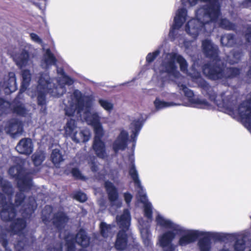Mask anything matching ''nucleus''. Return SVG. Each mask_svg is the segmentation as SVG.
<instances>
[{
	"instance_id": "f257e3e1",
	"label": "nucleus",
	"mask_w": 251,
	"mask_h": 251,
	"mask_svg": "<svg viewBox=\"0 0 251 251\" xmlns=\"http://www.w3.org/2000/svg\"><path fill=\"white\" fill-rule=\"evenodd\" d=\"M8 173L17 181L20 192L16 194L13 203V188L11 183L0 175V216L4 221H10L19 210L23 218H29L37 207L34 198L29 197L26 199L24 194L32 186L31 174L23 170L22 165L19 163L11 167Z\"/></svg>"
},
{
	"instance_id": "f03ea898",
	"label": "nucleus",
	"mask_w": 251,
	"mask_h": 251,
	"mask_svg": "<svg viewBox=\"0 0 251 251\" xmlns=\"http://www.w3.org/2000/svg\"><path fill=\"white\" fill-rule=\"evenodd\" d=\"M195 63L192 66V73L188 72V63L181 55V72L190 76L202 89L203 95L207 96L209 100L220 108H223L225 112L231 116L239 115L244 126L251 132V94L248 96V100L243 101L237 107L236 97L229 91L223 92L217 96L213 88L211 87L201 76V73L195 68Z\"/></svg>"
},
{
	"instance_id": "7ed1b4c3",
	"label": "nucleus",
	"mask_w": 251,
	"mask_h": 251,
	"mask_svg": "<svg viewBox=\"0 0 251 251\" xmlns=\"http://www.w3.org/2000/svg\"><path fill=\"white\" fill-rule=\"evenodd\" d=\"M199 0H181L184 6H194ZM208 1L195 12V18L190 20L185 26L186 32L193 38L198 35L209 33L214 29L218 18L221 15L220 0H201Z\"/></svg>"
},
{
	"instance_id": "20e7f679",
	"label": "nucleus",
	"mask_w": 251,
	"mask_h": 251,
	"mask_svg": "<svg viewBox=\"0 0 251 251\" xmlns=\"http://www.w3.org/2000/svg\"><path fill=\"white\" fill-rule=\"evenodd\" d=\"M57 72L59 76L57 79H52L48 73L41 74L38 85L32 86L27 91L28 95L31 98H36L37 104L42 113H46L47 93L52 97H59L65 93L66 85L70 86L74 83V80L65 74L62 68H57Z\"/></svg>"
},
{
	"instance_id": "39448f33",
	"label": "nucleus",
	"mask_w": 251,
	"mask_h": 251,
	"mask_svg": "<svg viewBox=\"0 0 251 251\" xmlns=\"http://www.w3.org/2000/svg\"><path fill=\"white\" fill-rule=\"evenodd\" d=\"M92 96H84L78 90L63 100L66 115L75 116L84 120L92 126L100 123V118L98 112L91 111L93 105Z\"/></svg>"
},
{
	"instance_id": "423d86ee",
	"label": "nucleus",
	"mask_w": 251,
	"mask_h": 251,
	"mask_svg": "<svg viewBox=\"0 0 251 251\" xmlns=\"http://www.w3.org/2000/svg\"><path fill=\"white\" fill-rule=\"evenodd\" d=\"M129 159L131 162L129 174L134 183L138 193V198L141 202L144 204V215L148 219L146 221L143 218L139 219V228L144 244L150 250L152 249V246L151 240V233L150 230V223L152 221V207L151 204L148 201L146 193L141 185L138 171L133 163V155H130Z\"/></svg>"
},
{
	"instance_id": "0eeeda50",
	"label": "nucleus",
	"mask_w": 251,
	"mask_h": 251,
	"mask_svg": "<svg viewBox=\"0 0 251 251\" xmlns=\"http://www.w3.org/2000/svg\"><path fill=\"white\" fill-rule=\"evenodd\" d=\"M26 221L23 218H17L9 225H0V243L6 250L7 245L12 242L17 251H22L28 245L25 234Z\"/></svg>"
},
{
	"instance_id": "6e6552de",
	"label": "nucleus",
	"mask_w": 251,
	"mask_h": 251,
	"mask_svg": "<svg viewBox=\"0 0 251 251\" xmlns=\"http://www.w3.org/2000/svg\"><path fill=\"white\" fill-rule=\"evenodd\" d=\"M201 230L188 229L180 225L175 232L165 231L159 235L158 244L164 251H174L172 243L176 235L180 236L178 244L185 247L195 242L198 238L201 237Z\"/></svg>"
},
{
	"instance_id": "1a4fd4ad",
	"label": "nucleus",
	"mask_w": 251,
	"mask_h": 251,
	"mask_svg": "<svg viewBox=\"0 0 251 251\" xmlns=\"http://www.w3.org/2000/svg\"><path fill=\"white\" fill-rule=\"evenodd\" d=\"M187 17V10L186 8H181L176 11L169 36L171 41H175L176 44H178L180 47L184 46L186 52L189 53V50H196V47L192 45L194 44L193 41H186L184 39L183 36L180 33L181 31L179 29L185 22Z\"/></svg>"
},
{
	"instance_id": "9d476101",
	"label": "nucleus",
	"mask_w": 251,
	"mask_h": 251,
	"mask_svg": "<svg viewBox=\"0 0 251 251\" xmlns=\"http://www.w3.org/2000/svg\"><path fill=\"white\" fill-rule=\"evenodd\" d=\"M203 74L209 79L219 80L224 84L226 85L227 80L237 76L240 73V70L233 67H226L223 61L220 65L211 66L209 64L202 67Z\"/></svg>"
},
{
	"instance_id": "9b49d317",
	"label": "nucleus",
	"mask_w": 251,
	"mask_h": 251,
	"mask_svg": "<svg viewBox=\"0 0 251 251\" xmlns=\"http://www.w3.org/2000/svg\"><path fill=\"white\" fill-rule=\"evenodd\" d=\"M116 221L119 227L122 229L117 235L115 248L118 251L125 250L127 246V234L126 230L130 225L131 217L128 209H125L120 216L116 217Z\"/></svg>"
},
{
	"instance_id": "f8f14e48",
	"label": "nucleus",
	"mask_w": 251,
	"mask_h": 251,
	"mask_svg": "<svg viewBox=\"0 0 251 251\" xmlns=\"http://www.w3.org/2000/svg\"><path fill=\"white\" fill-rule=\"evenodd\" d=\"M52 207L50 205H46L44 207L42 213V218L43 222L48 225V223L51 221L53 225L59 231L60 236L62 235V228L68 221V218L62 211L52 214Z\"/></svg>"
},
{
	"instance_id": "ddd939ff",
	"label": "nucleus",
	"mask_w": 251,
	"mask_h": 251,
	"mask_svg": "<svg viewBox=\"0 0 251 251\" xmlns=\"http://www.w3.org/2000/svg\"><path fill=\"white\" fill-rule=\"evenodd\" d=\"M178 87L179 88V90L183 92L188 100V103H185L182 104L183 105L201 109H210L211 108V105L209 102L204 99L194 96L193 92L185 85L178 83Z\"/></svg>"
},
{
	"instance_id": "4468645a",
	"label": "nucleus",
	"mask_w": 251,
	"mask_h": 251,
	"mask_svg": "<svg viewBox=\"0 0 251 251\" xmlns=\"http://www.w3.org/2000/svg\"><path fill=\"white\" fill-rule=\"evenodd\" d=\"M201 48L202 52L206 57L209 58L212 62L205 64L211 66L220 65L222 61L219 56V50L218 46L214 44L211 40L205 39L202 41Z\"/></svg>"
},
{
	"instance_id": "2eb2a0df",
	"label": "nucleus",
	"mask_w": 251,
	"mask_h": 251,
	"mask_svg": "<svg viewBox=\"0 0 251 251\" xmlns=\"http://www.w3.org/2000/svg\"><path fill=\"white\" fill-rule=\"evenodd\" d=\"M65 237L66 242L65 245L67 247V251H74L75 246V242L83 247H86L90 243V239L87 233L83 229H80L75 237L73 235L69 234Z\"/></svg>"
},
{
	"instance_id": "dca6fc26",
	"label": "nucleus",
	"mask_w": 251,
	"mask_h": 251,
	"mask_svg": "<svg viewBox=\"0 0 251 251\" xmlns=\"http://www.w3.org/2000/svg\"><path fill=\"white\" fill-rule=\"evenodd\" d=\"M24 49L20 54L15 51L8 50V53L12 57L16 65L20 68L30 66L32 64V61L29 58L28 51L31 49L32 46L30 44L24 43Z\"/></svg>"
},
{
	"instance_id": "f3484780",
	"label": "nucleus",
	"mask_w": 251,
	"mask_h": 251,
	"mask_svg": "<svg viewBox=\"0 0 251 251\" xmlns=\"http://www.w3.org/2000/svg\"><path fill=\"white\" fill-rule=\"evenodd\" d=\"M12 110L13 113L22 116H25L27 114V110L22 103L18 102L13 106L9 102L0 98V115L8 113Z\"/></svg>"
},
{
	"instance_id": "a211bd4d",
	"label": "nucleus",
	"mask_w": 251,
	"mask_h": 251,
	"mask_svg": "<svg viewBox=\"0 0 251 251\" xmlns=\"http://www.w3.org/2000/svg\"><path fill=\"white\" fill-rule=\"evenodd\" d=\"M0 86L4 89L6 94L11 93L16 90L17 85L15 73L9 72L5 75L0 82Z\"/></svg>"
},
{
	"instance_id": "6ab92c4d",
	"label": "nucleus",
	"mask_w": 251,
	"mask_h": 251,
	"mask_svg": "<svg viewBox=\"0 0 251 251\" xmlns=\"http://www.w3.org/2000/svg\"><path fill=\"white\" fill-rule=\"evenodd\" d=\"M104 186L111 206H114L116 208L120 207L122 202L118 200L119 194L117 188L113 183L109 181L105 182Z\"/></svg>"
},
{
	"instance_id": "aec40b11",
	"label": "nucleus",
	"mask_w": 251,
	"mask_h": 251,
	"mask_svg": "<svg viewBox=\"0 0 251 251\" xmlns=\"http://www.w3.org/2000/svg\"><path fill=\"white\" fill-rule=\"evenodd\" d=\"M5 130L12 138H17L22 134L23 126L22 123L17 119H12L6 124Z\"/></svg>"
},
{
	"instance_id": "412c9836",
	"label": "nucleus",
	"mask_w": 251,
	"mask_h": 251,
	"mask_svg": "<svg viewBox=\"0 0 251 251\" xmlns=\"http://www.w3.org/2000/svg\"><path fill=\"white\" fill-rule=\"evenodd\" d=\"M201 231L202 233L201 236H205L208 238H212L222 242L231 241L235 240L236 238V234L235 233L206 231L204 230H201Z\"/></svg>"
},
{
	"instance_id": "4be33fe9",
	"label": "nucleus",
	"mask_w": 251,
	"mask_h": 251,
	"mask_svg": "<svg viewBox=\"0 0 251 251\" xmlns=\"http://www.w3.org/2000/svg\"><path fill=\"white\" fill-rule=\"evenodd\" d=\"M156 226L164 229H170L167 231H175L180 225L157 213L155 217Z\"/></svg>"
},
{
	"instance_id": "5701e85b",
	"label": "nucleus",
	"mask_w": 251,
	"mask_h": 251,
	"mask_svg": "<svg viewBox=\"0 0 251 251\" xmlns=\"http://www.w3.org/2000/svg\"><path fill=\"white\" fill-rule=\"evenodd\" d=\"M128 133L122 130L112 145L113 150L115 153L120 150H124L127 146Z\"/></svg>"
},
{
	"instance_id": "b1692460",
	"label": "nucleus",
	"mask_w": 251,
	"mask_h": 251,
	"mask_svg": "<svg viewBox=\"0 0 251 251\" xmlns=\"http://www.w3.org/2000/svg\"><path fill=\"white\" fill-rule=\"evenodd\" d=\"M16 150L21 154L29 155L33 151V144L30 138L21 139L17 144Z\"/></svg>"
},
{
	"instance_id": "393cba45",
	"label": "nucleus",
	"mask_w": 251,
	"mask_h": 251,
	"mask_svg": "<svg viewBox=\"0 0 251 251\" xmlns=\"http://www.w3.org/2000/svg\"><path fill=\"white\" fill-rule=\"evenodd\" d=\"M143 125V121L141 118L134 120L130 124L129 128L131 130L132 134L130 136L129 141L133 143L132 148H134L135 147L137 137Z\"/></svg>"
},
{
	"instance_id": "a878e982",
	"label": "nucleus",
	"mask_w": 251,
	"mask_h": 251,
	"mask_svg": "<svg viewBox=\"0 0 251 251\" xmlns=\"http://www.w3.org/2000/svg\"><path fill=\"white\" fill-rule=\"evenodd\" d=\"M92 147L95 154L99 158L105 159L108 157L105 144L102 140H93Z\"/></svg>"
},
{
	"instance_id": "bb28decb",
	"label": "nucleus",
	"mask_w": 251,
	"mask_h": 251,
	"mask_svg": "<svg viewBox=\"0 0 251 251\" xmlns=\"http://www.w3.org/2000/svg\"><path fill=\"white\" fill-rule=\"evenodd\" d=\"M22 82L21 88L18 96L15 100V103L19 102V100L21 99L22 93L26 90L31 80V74L30 71L28 70H23L22 72Z\"/></svg>"
},
{
	"instance_id": "cd10ccee",
	"label": "nucleus",
	"mask_w": 251,
	"mask_h": 251,
	"mask_svg": "<svg viewBox=\"0 0 251 251\" xmlns=\"http://www.w3.org/2000/svg\"><path fill=\"white\" fill-rule=\"evenodd\" d=\"M56 59L50 49H47L41 61V67L43 69H49L51 66L54 65Z\"/></svg>"
},
{
	"instance_id": "c85d7f7f",
	"label": "nucleus",
	"mask_w": 251,
	"mask_h": 251,
	"mask_svg": "<svg viewBox=\"0 0 251 251\" xmlns=\"http://www.w3.org/2000/svg\"><path fill=\"white\" fill-rule=\"evenodd\" d=\"M90 130L88 128H84L79 132H78L77 130L73 133L71 138L76 143L86 142L90 139Z\"/></svg>"
},
{
	"instance_id": "c756f323",
	"label": "nucleus",
	"mask_w": 251,
	"mask_h": 251,
	"mask_svg": "<svg viewBox=\"0 0 251 251\" xmlns=\"http://www.w3.org/2000/svg\"><path fill=\"white\" fill-rule=\"evenodd\" d=\"M220 41L222 46L226 47H232L241 44L240 39L235 38L233 34L229 33L222 36Z\"/></svg>"
},
{
	"instance_id": "7c9ffc66",
	"label": "nucleus",
	"mask_w": 251,
	"mask_h": 251,
	"mask_svg": "<svg viewBox=\"0 0 251 251\" xmlns=\"http://www.w3.org/2000/svg\"><path fill=\"white\" fill-rule=\"evenodd\" d=\"M153 103L155 108L157 111L171 106L181 105V103H180L167 102L161 100L159 98H156Z\"/></svg>"
},
{
	"instance_id": "2f4dec72",
	"label": "nucleus",
	"mask_w": 251,
	"mask_h": 251,
	"mask_svg": "<svg viewBox=\"0 0 251 251\" xmlns=\"http://www.w3.org/2000/svg\"><path fill=\"white\" fill-rule=\"evenodd\" d=\"M200 239L198 243V246L200 251H210L211 248L210 240L205 236Z\"/></svg>"
},
{
	"instance_id": "473e14b6",
	"label": "nucleus",
	"mask_w": 251,
	"mask_h": 251,
	"mask_svg": "<svg viewBox=\"0 0 251 251\" xmlns=\"http://www.w3.org/2000/svg\"><path fill=\"white\" fill-rule=\"evenodd\" d=\"M45 158V153L44 151H36L32 155V160L36 167L40 166Z\"/></svg>"
},
{
	"instance_id": "72a5a7b5",
	"label": "nucleus",
	"mask_w": 251,
	"mask_h": 251,
	"mask_svg": "<svg viewBox=\"0 0 251 251\" xmlns=\"http://www.w3.org/2000/svg\"><path fill=\"white\" fill-rule=\"evenodd\" d=\"M76 130L77 127L75 121L73 119H70L68 121L65 126V131L66 136L71 137L73 133Z\"/></svg>"
},
{
	"instance_id": "f704fd0d",
	"label": "nucleus",
	"mask_w": 251,
	"mask_h": 251,
	"mask_svg": "<svg viewBox=\"0 0 251 251\" xmlns=\"http://www.w3.org/2000/svg\"><path fill=\"white\" fill-rule=\"evenodd\" d=\"M92 127L95 134L94 140H101L105 132L101 123H98Z\"/></svg>"
},
{
	"instance_id": "c9c22d12",
	"label": "nucleus",
	"mask_w": 251,
	"mask_h": 251,
	"mask_svg": "<svg viewBox=\"0 0 251 251\" xmlns=\"http://www.w3.org/2000/svg\"><path fill=\"white\" fill-rule=\"evenodd\" d=\"M51 159L52 163L56 167H58L59 164L64 160L63 155L58 149H54L51 154Z\"/></svg>"
},
{
	"instance_id": "e433bc0d",
	"label": "nucleus",
	"mask_w": 251,
	"mask_h": 251,
	"mask_svg": "<svg viewBox=\"0 0 251 251\" xmlns=\"http://www.w3.org/2000/svg\"><path fill=\"white\" fill-rule=\"evenodd\" d=\"M101 235L103 237H108L112 232L114 226L107 225L105 222H101L100 226Z\"/></svg>"
},
{
	"instance_id": "4c0bfd02",
	"label": "nucleus",
	"mask_w": 251,
	"mask_h": 251,
	"mask_svg": "<svg viewBox=\"0 0 251 251\" xmlns=\"http://www.w3.org/2000/svg\"><path fill=\"white\" fill-rule=\"evenodd\" d=\"M242 56L241 51L233 50L231 54L227 56L226 61L230 64L237 63Z\"/></svg>"
},
{
	"instance_id": "58836bf2",
	"label": "nucleus",
	"mask_w": 251,
	"mask_h": 251,
	"mask_svg": "<svg viewBox=\"0 0 251 251\" xmlns=\"http://www.w3.org/2000/svg\"><path fill=\"white\" fill-rule=\"evenodd\" d=\"M220 27L228 30H234L235 25L226 18L221 19L218 22Z\"/></svg>"
},
{
	"instance_id": "ea45409f",
	"label": "nucleus",
	"mask_w": 251,
	"mask_h": 251,
	"mask_svg": "<svg viewBox=\"0 0 251 251\" xmlns=\"http://www.w3.org/2000/svg\"><path fill=\"white\" fill-rule=\"evenodd\" d=\"M98 102L100 106L108 113H110L113 109V103L107 100L100 99Z\"/></svg>"
},
{
	"instance_id": "a19ab883",
	"label": "nucleus",
	"mask_w": 251,
	"mask_h": 251,
	"mask_svg": "<svg viewBox=\"0 0 251 251\" xmlns=\"http://www.w3.org/2000/svg\"><path fill=\"white\" fill-rule=\"evenodd\" d=\"M233 245L234 251H245L247 249L245 242L243 239H237Z\"/></svg>"
},
{
	"instance_id": "79ce46f5",
	"label": "nucleus",
	"mask_w": 251,
	"mask_h": 251,
	"mask_svg": "<svg viewBox=\"0 0 251 251\" xmlns=\"http://www.w3.org/2000/svg\"><path fill=\"white\" fill-rule=\"evenodd\" d=\"M160 53L159 49L155 50L152 52L149 53L146 56V61L148 63L153 62Z\"/></svg>"
},
{
	"instance_id": "37998d69",
	"label": "nucleus",
	"mask_w": 251,
	"mask_h": 251,
	"mask_svg": "<svg viewBox=\"0 0 251 251\" xmlns=\"http://www.w3.org/2000/svg\"><path fill=\"white\" fill-rule=\"evenodd\" d=\"M96 158L95 156L90 157L88 163L89 164L92 171L94 172H97L99 170L98 165L96 163Z\"/></svg>"
},
{
	"instance_id": "c03bdc74",
	"label": "nucleus",
	"mask_w": 251,
	"mask_h": 251,
	"mask_svg": "<svg viewBox=\"0 0 251 251\" xmlns=\"http://www.w3.org/2000/svg\"><path fill=\"white\" fill-rule=\"evenodd\" d=\"M47 251H62V245L60 243L55 242L48 247Z\"/></svg>"
},
{
	"instance_id": "a18cd8bd",
	"label": "nucleus",
	"mask_w": 251,
	"mask_h": 251,
	"mask_svg": "<svg viewBox=\"0 0 251 251\" xmlns=\"http://www.w3.org/2000/svg\"><path fill=\"white\" fill-rule=\"evenodd\" d=\"M74 198L77 201L81 202H84L87 200L86 195L81 192H76L74 194Z\"/></svg>"
},
{
	"instance_id": "49530a36",
	"label": "nucleus",
	"mask_w": 251,
	"mask_h": 251,
	"mask_svg": "<svg viewBox=\"0 0 251 251\" xmlns=\"http://www.w3.org/2000/svg\"><path fill=\"white\" fill-rule=\"evenodd\" d=\"M73 176L77 179H83L84 176L82 175L80 172L77 168H74L72 170Z\"/></svg>"
},
{
	"instance_id": "de8ad7c7",
	"label": "nucleus",
	"mask_w": 251,
	"mask_h": 251,
	"mask_svg": "<svg viewBox=\"0 0 251 251\" xmlns=\"http://www.w3.org/2000/svg\"><path fill=\"white\" fill-rule=\"evenodd\" d=\"M30 36L32 40L34 42L38 44H42V40L37 34L32 33L30 34Z\"/></svg>"
},
{
	"instance_id": "09e8293b",
	"label": "nucleus",
	"mask_w": 251,
	"mask_h": 251,
	"mask_svg": "<svg viewBox=\"0 0 251 251\" xmlns=\"http://www.w3.org/2000/svg\"><path fill=\"white\" fill-rule=\"evenodd\" d=\"M124 196L126 204L129 205L132 199V196L129 193H125Z\"/></svg>"
},
{
	"instance_id": "8fccbe9b",
	"label": "nucleus",
	"mask_w": 251,
	"mask_h": 251,
	"mask_svg": "<svg viewBox=\"0 0 251 251\" xmlns=\"http://www.w3.org/2000/svg\"><path fill=\"white\" fill-rule=\"evenodd\" d=\"M218 251H232V248L228 245L225 244L218 249Z\"/></svg>"
},
{
	"instance_id": "3c124183",
	"label": "nucleus",
	"mask_w": 251,
	"mask_h": 251,
	"mask_svg": "<svg viewBox=\"0 0 251 251\" xmlns=\"http://www.w3.org/2000/svg\"><path fill=\"white\" fill-rule=\"evenodd\" d=\"M105 175L106 172L105 170H103L98 173V176L97 177L99 179H103L105 178Z\"/></svg>"
},
{
	"instance_id": "603ef678",
	"label": "nucleus",
	"mask_w": 251,
	"mask_h": 251,
	"mask_svg": "<svg viewBox=\"0 0 251 251\" xmlns=\"http://www.w3.org/2000/svg\"><path fill=\"white\" fill-rule=\"evenodd\" d=\"M99 203L102 208H104L105 207V201L104 200L99 201Z\"/></svg>"
},
{
	"instance_id": "864d4df0",
	"label": "nucleus",
	"mask_w": 251,
	"mask_h": 251,
	"mask_svg": "<svg viewBox=\"0 0 251 251\" xmlns=\"http://www.w3.org/2000/svg\"><path fill=\"white\" fill-rule=\"evenodd\" d=\"M172 99H178L180 97L178 95H177L175 94H173L172 96Z\"/></svg>"
},
{
	"instance_id": "5fc2aeb1",
	"label": "nucleus",
	"mask_w": 251,
	"mask_h": 251,
	"mask_svg": "<svg viewBox=\"0 0 251 251\" xmlns=\"http://www.w3.org/2000/svg\"><path fill=\"white\" fill-rule=\"evenodd\" d=\"M248 75L250 77H251V67L250 68V69L248 73Z\"/></svg>"
},
{
	"instance_id": "6e6d98bb",
	"label": "nucleus",
	"mask_w": 251,
	"mask_h": 251,
	"mask_svg": "<svg viewBox=\"0 0 251 251\" xmlns=\"http://www.w3.org/2000/svg\"><path fill=\"white\" fill-rule=\"evenodd\" d=\"M247 251H251V247H250L249 250H248Z\"/></svg>"
},
{
	"instance_id": "4d7b16f0",
	"label": "nucleus",
	"mask_w": 251,
	"mask_h": 251,
	"mask_svg": "<svg viewBox=\"0 0 251 251\" xmlns=\"http://www.w3.org/2000/svg\"><path fill=\"white\" fill-rule=\"evenodd\" d=\"M79 251H86L85 249L80 250Z\"/></svg>"
},
{
	"instance_id": "13d9d810",
	"label": "nucleus",
	"mask_w": 251,
	"mask_h": 251,
	"mask_svg": "<svg viewBox=\"0 0 251 251\" xmlns=\"http://www.w3.org/2000/svg\"><path fill=\"white\" fill-rule=\"evenodd\" d=\"M109 177L110 178L113 179V177H112V176H109Z\"/></svg>"
}]
</instances>
